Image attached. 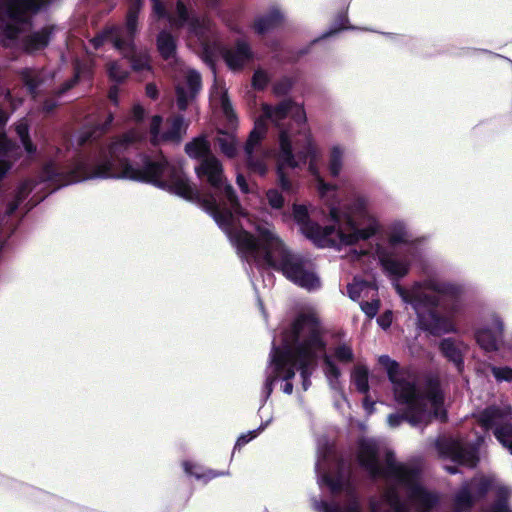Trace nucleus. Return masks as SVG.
Segmentation results:
<instances>
[{"instance_id": "48", "label": "nucleus", "mask_w": 512, "mask_h": 512, "mask_svg": "<svg viewBox=\"0 0 512 512\" xmlns=\"http://www.w3.org/2000/svg\"><path fill=\"white\" fill-rule=\"evenodd\" d=\"M144 114V109L140 105H135L133 107V116L135 119H141Z\"/></svg>"}, {"instance_id": "18", "label": "nucleus", "mask_w": 512, "mask_h": 512, "mask_svg": "<svg viewBox=\"0 0 512 512\" xmlns=\"http://www.w3.org/2000/svg\"><path fill=\"white\" fill-rule=\"evenodd\" d=\"M495 324L494 330L485 328L477 332V342L486 351H493L498 347V341L502 333V324L498 320Z\"/></svg>"}, {"instance_id": "41", "label": "nucleus", "mask_w": 512, "mask_h": 512, "mask_svg": "<svg viewBox=\"0 0 512 512\" xmlns=\"http://www.w3.org/2000/svg\"><path fill=\"white\" fill-rule=\"evenodd\" d=\"M407 234L403 227H400L398 231H395L389 236V244L396 245L398 243L406 241Z\"/></svg>"}, {"instance_id": "21", "label": "nucleus", "mask_w": 512, "mask_h": 512, "mask_svg": "<svg viewBox=\"0 0 512 512\" xmlns=\"http://www.w3.org/2000/svg\"><path fill=\"white\" fill-rule=\"evenodd\" d=\"M492 481L489 479H479L474 480L467 489H465L457 498V501L460 505L466 504L470 502L471 495H481L483 492L487 491L491 485Z\"/></svg>"}, {"instance_id": "51", "label": "nucleus", "mask_w": 512, "mask_h": 512, "mask_svg": "<svg viewBox=\"0 0 512 512\" xmlns=\"http://www.w3.org/2000/svg\"><path fill=\"white\" fill-rule=\"evenodd\" d=\"M7 121V115L5 112L0 111V126Z\"/></svg>"}, {"instance_id": "10", "label": "nucleus", "mask_w": 512, "mask_h": 512, "mask_svg": "<svg viewBox=\"0 0 512 512\" xmlns=\"http://www.w3.org/2000/svg\"><path fill=\"white\" fill-rule=\"evenodd\" d=\"M137 9H133L128 13L126 25L124 28H111L103 35L92 40L95 48L104 42L112 43V45L120 50L125 56L134 52V36L137 27Z\"/></svg>"}, {"instance_id": "8", "label": "nucleus", "mask_w": 512, "mask_h": 512, "mask_svg": "<svg viewBox=\"0 0 512 512\" xmlns=\"http://www.w3.org/2000/svg\"><path fill=\"white\" fill-rule=\"evenodd\" d=\"M331 219L338 224V228H334L333 242L330 247L353 245L378 235L382 230L379 220L369 210L368 201L365 198L356 199L343 217L335 208H332Z\"/></svg>"}, {"instance_id": "5", "label": "nucleus", "mask_w": 512, "mask_h": 512, "mask_svg": "<svg viewBox=\"0 0 512 512\" xmlns=\"http://www.w3.org/2000/svg\"><path fill=\"white\" fill-rule=\"evenodd\" d=\"M379 363L386 369L393 383L395 398L404 405V416L412 426L427 425L433 419L445 418L444 399L437 384L425 389L416 388L414 382L403 373L388 356L379 357Z\"/></svg>"}, {"instance_id": "3", "label": "nucleus", "mask_w": 512, "mask_h": 512, "mask_svg": "<svg viewBox=\"0 0 512 512\" xmlns=\"http://www.w3.org/2000/svg\"><path fill=\"white\" fill-rule=\"evenodd\" d=\"M139 137L137 132L132 131L115 140L101 153L100 159L91 169V164L83 159L76 160L68 170H64L57 163H50L45 167V177L47 180L58 181L60 185L92 178H126L152 183L187 200L199 199L196 188L181 171L175 170L167 161L149 162L143 169H138L120 157Z\"/></svg>"}, {"instance_id": "38", "label": "nucleus", "mask_w": 512, "mask_h": 512, "mask_svg": "<svg viewBox=\"0 0 512 512\" xmlns=\"http://www.w3.org/2000/svg\"><path fill=\"white\" fill-rule=\"evenodd\" d=\"M31 191V187H30V183H25L20 189H19V192H18V195H17V200L16 202L12 203L9 205L8 207V210H7V213L8 214H12L18 207V203L19 201L26 197L28 195V193Z\"/></svg>"}, {"instance_id": "54", "label": "nucleus", "mask_w": 512, "mask_h": 512, "mask_svg": "<svg viewBox=\"0 0 512 512\" xmlns=\"http://www.w3.org/2000/svg\"><path fill=\"white\" fill-rule=\"evenodd\" d=\"M26 82L30 86V88H34L36 86V83H34L32 80L26 79Z\"/></svg>"}, {"instance_id": "14", "label": "nucleus", "mask_w": 512, "mask_h": 512, "mask_svg": "<svg viewBox=\"0 0 512 512\" xmlns=\"http://www.w3.org/2000/svg\"><path fill=\"white\" fill-rule=\"evenodd\" d=\"M376 256L382 271L392 280H398L407 275L409 262L405 257H400L387 248L378 246Z\"/></svg>"}, {"instance_id": "42", "label": "nucleus", "mask_w": 512, "mask_h": 512, "mask_svg": "<svg viewBox=\"0 0 512 512\" xmlns=\"http://www.w3.org/2000/svg\"><path fill=\"white\" fill-rule=\"evenodd\" d=\"M361 309L363 310V312L369 316V317H373L376 315L378 309H379V301H373V302H366V303H363L361 304Z\"/></svg>"}, {"instance_id": "43", "label": "nucleus", "mask_w": 512, "mask_h": 512, "mask_svg": "<svg viewBox=\"0 0 512 512\" xmlns=\"http://www.w3.org/2000/svg\"><path fill=\"white\" fill-rule=\"evenodd\" d=\"M317 509L320 512H360L356 506H354V507H352V508H350L349 510H346V511H339L337 508L332 507V506H330L327 503L320 504L317 507Z\"/></svg>"}, {"instance_id": "40", "label": "nucleus", "mask_w": 512, "mask_h": 512, "mask_svg": "<svg viewBox=\"0 0 512 512\" xmlns=\"http://www.w3.org/2000/svg\"><path fill=\"white\" fill-rule=\"evenodd\" d=\"M268 82V76L264 71L258 70L253 76V86L257 89H262Z\"/></svg>"}, {"instance_id": "31", "label": "nucleus", "mask_w": 512, "mask_h": 512, "mask_svg": "<svg viewBox=\"0 0 512 512\" xmlns=\"http://www.w3.org/2000/svg\"><path fill=\"white\" fill-rule=\"evenodd\" d=\"M16 131L21 139V142H22L27 154L29 156L33 155L36 151V148H35V146H33V144L30 142V140L28 138V126H27L26 122H24V121L19 122L16 125Z\"/></svg>"}, {"instance_id": "12", "label": "nucleus", "mask_w": 512, "mask_h": 512, "mask_svg": "<svg viewBox=\"0 0 512 512\" xmlns=\"http://www.w3.org/2000/svg\"><path fill=\"white\" fill-rule=\"evenodd\" d=\"M188 123L182 117L175 116L163 120L161 116H154L150 122V134L154 143H179L186 133Z\"/></svg>"}, {"instance_id": "52", "label": "nucleus", "mask_w": 512, "mask_h": 512, "mask_svg": "<svg viewBox=\"0 0 512 512\" xmlns=\"http://www.w3.org/2000/svg\"><path fill=\"white\" fill-rule=\"evenodd\" d=\"M373 403H370L367 399L364 401L365 409L370 413L372 411Z\"/></svg>"}, {"instance_id": "36", "label": "nucleus", "mask_w": 512, "mask_h": 512, "mask_svg": "<svg viewBox=\"0 0 512 512\" xmlns=\"http://www.w3.org/2000/svg\"><path fill=\"white\" fill-rule=\"evenodd\" d=\"M491 371L497 381L512 380V368L510 367H492Z\"/></svg>"}, {"instance_id": "1", "label": "nucleus", "mask_w": 512, "mask_h": 512, "mask_svg": "<svg viewBox=\"0 0 512 512\" xmlns=\"http://www.w3.org/2000/svg\"><path fill=\"white\" fill-rule=\"evenodd\" d=\"M195 170L198 177L206 178L215 189V195L203 199L204 208L242 257L282 271L287 279L304 289L320 287V279L310 263L293 255L269 223L257 222L243 211L216 157L207 156Z\"/></svg>"}, {"instance_id": "49", "label": "nucleus", "mask_w": 512, "mask_h": 512, "mask_svg": "<svg viewBox=\"0 0 512 512\" xmlns=\"http://www.w3.org/2000/svg\"><path fill=\"white\" fill-rule=\"evenodd\" d=\"M146 93L149 97L155 98L157 94L156 87L154 85H147L146 87Z\"/></svg>"}, {"instance_id": "39", "label": "nucleus", "mask_w": 512, "mask_h": 512, "mask_svg": "<svg viewBox=\"0 0 512 512\" xmlns=\"http://www.w3.org/2000/svg\"><path fill=\"white\" fill-rule=\"evenodd\" d=\"M267 199L272 208L279 209L283 205V197L276 190H269L267 192Z\"/></svg>"}, {"instance_id": "23", "label": "nucleus", "mask_w": 512, "mask_h": 512, "mask_svg": "<svg viewBox=\"0 0 512 512\" xmlns=\"http://www.w3.org/2000/svg\"><path fill=\"white\" fill-rule=\"evenodd\" d=\"M157 47L165 59H172L175 56L176 44L174 38L166 31L159 34L157 38Z\"/></svg>"}, {"instance_id": "50", "label": "nucleus", "mask_w": 512, "mask_h": 512, "mask_svg": "<svg viewBox=\"0 0 512 512\" xmlns=\"http://www.w3.org/2000/svg\"><path fill=\"white\" fill-rule=\"evenodd\" d=\"M388 422L391 426H396L400 423V417L397 415H391L388 418Z\"/></svg>"}, {"instance_id": "27", "label": "nucleus", "mask_w": 512, "mask_h": 512, "mask_svg": "<svg viewBox=\"0 0 512 512\" xmlns=\"http://www.w3.org/2000/svg\"><path fill=\"white\" fill-rule=\"evenodd\" d=\"M348 295L352 300H358L362 295H367L368 291L375 288L362 280L355 279L348 285Z\"/></svg>"}, {"instance_id": "11", "label": "nucleus", "mask_w": 512, "mask_h": 512, "mask_svg": "<svg viewBox=\"0 0 512 512\" xmlns=\"http://www.w3.org/2000/svg\"><path fill=\"white\" fill-rule=\"evenodd\" d=\"M483 427L495 428V436L512 454V411L509 406L502 409L491 407L479 417Z\"/></svg>"}, {"instance_id": "30", "label": "nucleus", "mask_w": 512, "mask_h": 512, "mask_svg": "<svg viewBox=\"0 0 512 512\" xmlns=\"http://www.w3.org/2000/svg\"><path fill=\"white\" fill-rule=\"evenodd\" d=\"M218 143L222 152L228 157H233L237 151V143L232 134L222 133L218 137Z\"/></svg>"}, {"instance_id": "28", "label": "nucleus", "mask_w": 512, "mask_h": 512, "mask_svg": "<svg viewBox=\"0 0 512 512\" xmlns=\"http://www.w3.org/2000/svg\"><path fill=\"white\" fill-rule=\"evenodd\" d=\"M48 41L49 34L47 31L43 30L30 35L25 41V46L28 50L35 51L45 47Z\"/></svg>"}, {"instance_id": "33", "label": "nucleus", "mask_w": 512, "mask_h": 512, "mask_svg": "<svg viewBox=\"0 0 512 512\" xmlns=\"http://www.w3.org/2000/svg\"><path fill=\"white\" fill-rule=\"evenodd\" d=\"M183 467H184V470H185V472L187 474L193 475V476H195L198 479H201V478L211 479V478H214V477H217V476L220 475V474L215 473L213 471H208L207 473H202L201 472L202 468L198 464L192 463V462H188V461L183 463Z\"/></svg>"}, {"instance_id": "15", "label": "nucleus", "mask_w": 512, "mask_h": 512, "mask_svg": "<svg viewBox=\"0 0 512 512\" xmlns=\"http://www.w3.org/2000/svg\"><path fill=\"white\" fill-rule=\"evenodd\" d=\"M169 23L174 28H187L190 34L200 36L208 28L209 21L205 18H199L189 13L184 4L177 2L176 16L169 17Z\"/></svg>"}, {"instance_id": "35", "label": "nucleus", "mask_w": 512, "mask_h": 512, "mask_svg": "<svg viewBox=\"0 0 512 512\" xmlns=\"http://www.w3.org/2000/svg\"><path fill=\"white\" fill-rule=\"evenodd\" d=\"M108 73L110 78L115 81H122L128 75L127 70L122 69L117 62H112L109 64Z\"/></svg>"}, {"instance_id": "2", "label": "nucleus", "mask_w": 512, "mask_h": 512, "mask_svg": "<svg viewBox=\"0 0 512 512\" xmlns=\"http://www.w3.org/2000/svg\"><path fill=\"white\" fill-rule=\"evenodd\" d=\"M328 334L325 333L312 315H304L297 318L291 325V329L282 336V347L274 349L267 367V379L265 388L267 395L272 392V384L275 380H283V392L291 394L292 384L289 382L299 370L303 378V388H308V376L316 366L317 359L324 356L325 374L330 384L334 386L340 375L338 368L332 359L341 363H350L354 355L348 344H339L333 350V355L326 354Z\"/></svg>"}, {"instance_id": "37", "label": "nucleus", "mask_w": 512, "mask_h": 512, "mask_svg": "<svg viewBox=\"0 0 512 512\" xmlns=\"http://www.w3.org/2000/svg\"><path fill=\"white\" fill-rule=\"evenodd\" d=\"M132 68L135 71H144L149 69V59L146 54H140L132 60Z\"/></svg>"}, {"instance_id": "47", "label": "nucleus", "mask_w": 512, "mask_h": 512, "mask_svg": "<svg viewBox=\"0 0 512 512\" xmlns=\"http://www.w3.org/2000/svg\"><path fill=\"white\" fill-rule=\"evenodd\" d=\"M236 182H237L238 186L240 187V189L244 193H248L250 191L249 188H248V185L246 183V180H245V178L242 175H240V174L237 175Z\"/></svg>"}, {"instance_id": "55", "label": "nucleus", "mask_w": 512, "mask_h": 512, "mask_svg": "<svg viewBox=\"0 0 512 512\" xmlns=\"http://www.w3.org/2000/svg\"><path fill=\"white\" fill-rule=\"evenodd\" d=\"M328 206H331V207H330V210H331L332 208H334V206H332V205H331V203H328ZM335 209L337 210L338 214H339L340 216H342V217H343V215L345 214V212H344V213H340V212H339V210H338V208H336V207H335Z\"/></svg>"}, {"instance_id": "56", "label": "nucleus", "mask_w": 512, "mask_h": 512, "mask_svg": "<svg viewBox=\"0 0 512 512\" xmlns=\"http://www.w3.org/2000/svg\"><path fill=\"white\" fill-rule=\"evenodd\" d=\"M447 470L450 471L451 473H455L456 471L455 470H451L450 468L447 467Z\"/></svg>"}, {"instance_id": "32", "label": "nucleus", "mask_w": 512, "mask_h": 512, "mask_svg": "<svg viewBox=\"0 0 512 512\" xmlns=\"http://www.w3.org/2000/svg\"><path fill=\"white\" fill-rule=\"evenodd\" d=\"M357 389L361 392L368 390V371L365 367H357L352 374Z\"/></svg>"}, {"instance_id": "44", "label": "nucleus", "mask_w": 512, "mask_h": 512, "mask_svg": "<svg viewBox=\"0 0 512 512\" xmlns=\"http://www.w3.org/2000/svg\"><path fill=\"white\" fill-rule=\"evenodd\" d=\"M153 2V12L158 17H165L166 16V10L163 6V3L161 0H152Z\"/></svg>"}, {"instance_id": "13", "label": "nucleus", "mask_w": 512, "mask_h": 512, "mask_svg": "<svg viewBox=\"0 0 512 512\" xmlns=\"http://www.w3.org/2000/svg\"><path fill=\"white\" fill-rule=\"evenodd\" d=\"M293 216L300 227L302 234L319 247H330L334 227L321 228L308 219V210L305 206L294 205Z\"/></svg>"}, {"instance_id": "25", "label": "nucleus", "mask_w": 512, "mask_h": 512, "mask_svg": "<svg viewBox=\"0 0 512 512\" xmlns=\"http://www.w3.org/2000/svg\"><path fill=\"white\" fill-rule=\"evenodd\" d=\"M344 149L339 145L332 146L329 158V170L333 176L339 175L343 166Z\"/></svg>"}, {"instance_id": "16", "label": "nucleus", "mask_w": 512, "mask_h": 512, "mask_svg": "<svg viewBox=\"0 0 512 512\" xmlns=\"http://www.w3.org/2000/svg\"><path fill=\"white\" fill-rule=\"evenodd\" d=\"M201 87L200 75L188 70L185 72L184 81L179 82L176 87L177 105L179 109H186L188 103L194 99Z\"/></svg>"}, {"instance_id": "24", "label": "nucleus", "mask_w": 512, "mask_h": 512, "mask_svg": "<svg viewBox=\"0 0 512 512\" xmlns=\"http://www.w3.org/2000/svg\"><path fill=\"white\" fill-rule=\"evenodd\" d=\"M185 151L191 158H201L203 160L207 156H211L209 154V144L203 137L196 138L187 143Z\"/></svg>"}, {"instance_id": "45", "label": "nucleus", "mask_w": 512, "mask_h": 512, "mask_svg": "<svg viewBox=\"0 0 512 512\" xmlns=\"http://www.w3.org/2000/svg\"><path fill=\"white\" fill-rule=\"evenodd\" d=\"M378 323L381 327L388 328L392 323V313L386 312L378 318Z\"/></svg>"}, {"instance_id": "26", "label": "nucleus", "mask_w": 512, "mask_h": 512, "mask_svg": "<svg viewBox=\"0 0 512 512\" xmlns=\"http://www.w3.org/2000/svg\"><path fill=\"white\" fill-rule=\"evenodd\" d=\"M372 510L373 512H381V511H384V512H405L402 505L400 504L399 500H398V496L394 493V492H389L385 499H384V504H383V507L382 506H376V505H372Z\"/></svg>"}, {"instance_id": "20", "label": "nucleus", "mask_w": 512, "mask_h": 512, "mask_svg": "<svg viewBox=\"0 0 512 512\" xmlns=\"http://www.w3.org/2000/svg\"><path fill=\"white\" fill-rule=\"evenodd\" d=\"M449 456L453 461L467 466H474L477 461L475 451L464 447L460 442L453 443Z\"/></svg>"}, {"instance_id": "17", "label": "nucleus", "mask_w": 512, "mask_h": 512, "mask_svg": "<svg viewBox=\"0 0 512 512\" xmlns=\"http://www.w3.org/2000/svg\"><path fill=\"white\" fill-rule=\"evenodd\" d=\"M19 148L12 145L5 135L0 134V178L9 170L19 155Z\"/></svg>"}, {"instance_id": "9", "label": "nucleus", "mask_w": 512, "mask_h": 512, "mask_svg": "<svg viewBox=\"0 0 512 512\" xmlns=\"http://www.w3.org/2000/svg\"><path fill=\"white\" fill-rule=\"evenodd\" d=\"M46 0H0V34L16 39L29 27V16Z\"/></svg>"}, {"instance_id": "46", "label": "nucleus", "mask_w": 512, "mask_h": 512, "mask_svg": "<svg viewBox=\"0 0 512 512\" xmlns=\"http://www.w3.org/2000/svg\"><path fill=\"white\" fill-rule=\"evenodd\" d=\"M256 436L255 432H249L248 434L241 435L236 443V446H241L246 443H248L251 439H253Z\"/></svg>"}, {"instance_id": "34", "label": "nucleus", "mask_w": 512, "mask_h": 512, "mask_svg": "<svg viewBox=\"0 0 512 512\" xmlns=\"http://www.w3.org/2000/svg\"><path fill=\"white\" fill-rule=\"evenodd\" d=\"M211 99L214 102H219L221 104L224 112L226 113L227 117L232 116V112L230 109V105L228 103V100L226 98L225 92L222 88L214 87L212 93H211Z\"/></svg>"}, {"instance_id": "19", "label": "nucleus", "mask_w": 512, "mask_h": 512, "mask_svg": "<svg viewBox=\"0 0 512 512\" xmlns=\"http://www.w3.org/2000/svg\"><path fill=\"white\" fill-rule=\"evenodd\" d=\"M251 58V51L247 44L239 43L234 50H230L225 54L227 65L231 69H239Z\"/></svg>"}, {"instance_id": "6", "label": "nucleus", "mask_w": 512, "mask_h": 512, "mask_svg": "<svg viewBox=\"0 0 512 512\" xmlns=\"http://www.w3.org/2000/svg\"><path fill=\"white\" fill-rule=\"evenodd\" d=\"M394 287L402 300L412 305L421 328L435 335L455 330L453 322L448 318L440 317L435 308L438 301L436 295L453 293V286L437 280H429L414 284L409 291L398 283H394Z\"/></svg>"}, {"instance_id": "53", "label": "nucleus", "mask_w": 512, "mask_h": 512, "mask_svg": "<svg viewBox=\"0 0 512 512\" xmlns=\"http://www.w3.org/2000/svg\"><path fill=\"white\" fill-rule=\"evenodd\" d=\"M109 97L111 100L115 101L116 100V92L114 90H111Z\"/></svg>"}, {"instance_id": "4", "label": "nucleus", "mask_w": 512, "mask_h": 512, "mask_svg": "<svg viewBox=\"0 0 512 512\" xmlns=\"http://www.w3.org/2000/svg\"><path fill=\"white\" fill-rule=\"evenodd\" d=\"M265 119L271 120L277 126L285 119H291L298 125L297 130L291 127L287 130L282 129L279 133L278 176L281 186L285 189L289 188V183L285 179L283 171L285 167L296 168L300 165V162L308 161V169L316 177L317 190L321 198L328 202L330 198L334 197L335 187L326 184L319 176L317 163L321 153L305 123V111L299 104L285 101L276 107L263 106V115L255 122L254 129L251 131L245 146L250 168L259 174L266 171L262 162H254L252 158L254 149L266 134Z\"/></svg>"}, {"instance_id": "29", "label": "nucleus", "mask_w": 512, "mask_h": 512, "mask_svg": "<svg viewBox=\"0 0 512 512\" xmlns=\"http://www.w3.org/2000/svg\"><path fill=\"white\" fill-rule=\"evenodd\" d=\"M441 350L447 358L452 360L458 366L461 363V348L450 339L441 342Z\"/></svg>"}, {"instance_id": "7", "label": "nucleus", "mask_w": 512, "mask_h": 512, "mask_svg": "<svg viewBox=\"0 0 512 512\" xmlns=\"http://www.w3.org/2000/svg\"><path fill=\"white\" fill-rule=\"evenodd\" d=\"M376 454L375 441H360L357 458L361 466L373 475L385 474L394 479L400 487L405 489L410 504L416 506L417 509L425 511L433 506L436 498L419 485L415 470L404 464H396L391 457H388L387 469L382 471Z\"/></svg>"}, {"instance_id": "22", "label": "nucleus", "mask_w": 512, "mask_h": 512, "mask_svg": "<svg viewBox=\"0 0 512 512\" xmlns=\"http://www.w3.org/2000/svg\"><path fill=\"white\" fill-rule=\"evenodd\" d=\"M282 18V14L274 10L269 15L258 18L254 23V29L258 34H264L280 24Z\"/></svg>"}]
</instances>
